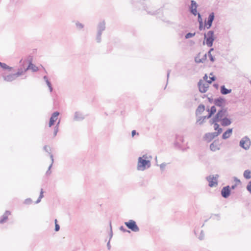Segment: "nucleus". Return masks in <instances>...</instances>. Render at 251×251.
I'll use <instances>...</instances> for the list:
<instances>
[{"label": "nucleus", "mask_w": 251, "mask_h": 251, "mask_svg": "<svg viewBox=\"0 0 251 251\" xmlns=\"http://www.w3.org/2000/svg\"><path fill=\"white\" fill-rule=\"evenodd\" d=\"M209 111V115L208 116V118L211 117V116L214 114L216 112V108L214 106H213L211 107Z\"/></svg>", "instance_id": "4be33fe9"}, {"label": "nucleus", "mask_w": 251, "mask_h": 251, "mask_svg": "<svg viewBox=\"0 0 251 251\" xmlns=\"http://www.w3.org/2000/svg\"><path fill=\"white\" fill-rule=\"evenodd\" d=\"M58 115L59 113L58 112H55L52 114L49 123V127H51L52 126L54 125L55 122L58 119Z\"/></svg>", "instance_id": "1a4fd4ad"}, {"label": "nucleus", "mask_w": 251, "mask_h": 251, "mask_svg": "<svg viewBox=\"0 0 251 251\" xmlns=\"http://www.w3.org/2000/svg\"><path fill=\"white\" fill-rule=\"evenodd\" d=\"M11 214L10 212L9 211H6V212L4 213V214L2 218L0 221V223L2 224L4 222H5L8 219V216H9Z\"/></svg>", "instance_id": "6ab92c4d"}, {"label": "nucleus", "mask_w": 251, "mask_h": 251, "mask_svg": "<svg viewBox=\"0 0 251 251\" xmlns=\"http://www.w3.org/2000/svg\"><path fill=\"white\" fill-rule=\"evenodd\" d=\"M196 61L197 62H202V60L200 58H199V56H197L196 58Z\"/></svg>", "instance_id": "473e14b6"}, {"label": "nucleus", "mask_w": 251, "mask_h": 251, "mask_svg": "<svg viewBox=\"0 0 251 251\" xmlns=\"http://www.w3.org/2000/svg\"><path fill=\"white\" fill-rule=\"evenodd\" d=\"M232 129H227L223 134V138L224 139H226L229 138L231 136V135L232 134Z\"/></svg>", "instance_id": "f3484780"}, {"label": "nucleus", "mask_w": 251, "mask_h": 251, "mask_svg": "<svg viewBox=\"0 0 251 251\" xmlns=\"http://www.w3.org/2000/svg\"><path fill=\"white\" fill-rule=\"evenodd\" d=\"M244 177L247 179L251 178V171L249 170H245L243 174Z\"/></svg>", "instance_id": "aec40b11"}, {"label": "nucleus", "mask_w": 251, "mask_h": 251, "mask_svg": "<svg viewBox=\"0 0 251 251\" xmlns=\"http://www.w3.org/2000/svg\"><path fill=\"white\" fill-rule=\"evenodd\" d=\"M230 193V191L228 186L224 187L221 191L222 196L225 198H227L229 196Z\"/></svg>", "instance_id": "9b49d317"}, {"label": "nucleus", "mask_w": 251, "mask_h": 251, "mask_svg": "<svg viewBox=\"0 0 251 251\" xmlns=\"http://www.w3.org/2000/svg\"><path fill=\"white\" fill-rule=\"evenodd\" d=\"M22 74V73H17V75H21Z\"/></svg>", "instance_id": "c9c22d12"}, {"label": "nucleus", "mask_w": 251, "mask_h": 251, "mask_svg": "<svg viewBox=\"0 0 251 251\" xmlns=\"http://www.w3.org/2000/svg\"><path fill=\"white\" fill-rule=\"evenodd\" d=\"M221 92L222 94L226 95L230 93L231 92V90H228L225 88L224 86L221 87Z\"/></svg>", "instance_id": "412c9836"}, {"label": "nucleus", "mask_w": 251, "mask_h": 251, "mask_svg": "<svg viewBox=\"0 0 251 251\" xmlns=\"http://www.w3.org/2000/svg\"><path fill=\"white\" fill-rule=\"evenodd\" d=\"M136 131H135V130H132V133H131V134H132V137H134V136L136 134Z\"/></svg>", "instance_id": "72a5a7b5"}, {"label": "nucleus", "mask_w": 251, "mask_h": 251, "mask_svg": "<svg viewBox=\"0 0 251 251\" xmlns=\"http://www.w3.org/2000/svg\"><path fill=\"white\" fill-rule=\"evenodd\" d=\"M210 80H208V76L205 75L203 79L201 80L199 83V90L201 93L206 92L209 87V84L215 80V77L212 74H210Z\"/></svg>", "instance_id": "f257e3e1"}, {"label": "nucleus", "mask_w": 251, "mask_h": 251, "mask_svg": "<svg viewBox=\"0 0 251 251\" xmlns=\"http://www.w3.org/2000/svg\"><path fill=\"white\" fill-rule=\"evenodd\" d=\"M213 50V49H211L209 51V52H208V55H209V57H210V60H211V61H214V59H213V58L212 56L211 55V51H212Z\"/></svg>", "instance_id": "bb28decb"}, {"label": "nucleus", "mask_w": 251, "mask_h": 251, "mask_svg": "<svg viewBox=\"0 0 251 251\" xmlns=\"http://www.w3.org/2000/svg\"><path fill=\"white\" fill-rule=\"evenodd\" d=\"M57 220H55V230L56 231H58L59 230L60 227L59 226L57 223Z\"/></svg>", "instance_id": "393cba45"}, {"label": "nucleus", "mask_w": 251, "mask_h": 251, "mask_svg": "<svg viewBox=\"0 0 251 251\" xmlns=\"http://www.w3.org/2000/svg\"><path fill=\"white\" fill-rule=\"evenodd\" d=\"M147 157L144 155L142 157L138 158L137 164V169L139 171H144L146 168H148L150 166V161L146 159Z\"/></svg>", "instance_id": "f03ea898"}, {"label": "nucleus", "mask_w": 251, "mask_h": 251, "mask_svg": "<svg viewBox=\"0 0 251 251\" xmlns=\"http://www.w3.org/2000/svg\"><path fill=\"white\" fill-rule=\"evenodd\" d=\"M50 167H51V165H50V166L49 167V169H50Z\"/></svg>", "instance_id": "4c0bfd02"}, {"label": "nucleus", "mask_w": 251, "mask_h": 251, "mask_svg": "<svg viewBox=\"0 0 251 251\" xmlns=\"http://www.w3.org/2000/svg\"><path fill=\"white\" fill-rule=\"evenodd\" d=\"M76 26H77V27L78 28L80 29V28H83V25H82V24H80V23H77V24H76Z\"/></svg>", "instance_id": "c756f323"}, {"label": "nucleus", "mask_w": 251, "mask_h": 251, "mask_svg": "<svg viewBox=\"0 0 251 251\" xmlns=\"http://www.w3.org/2000/svg\"><path fill=\"white\" fill-rule=\"evenodd\" d=\"M205 44L207 46L211 47L214 40L213 32L209 31L206 34H205Z\"/></svg>", "instance_id": "20e7f679"}, {"label": "nucleus", "mask_w": 251, "mask_h": 251, "mask_svg": "<svg viewBox=\"0 0 251 251\" xmlns=\"http://www.w3.org/2000/svg\"><path fill=\"white\" fill-rule=\"evenodd\" d=\"M247 190L251 193V181L249 182L247 186Z\"/></svg>", "instance_id": "cd10ccee"}, {"label": "nucleus", "mask_w": 251, "mask_h": 251, "mask_svg": "<svg viewBox=\"0 0 251 251\" xmlns=\"http://www.w3.org/2000/svg\"><path fill=\"white\" fill-rule=\"evenodd\" d=\"M0 66L3 69L9 70H11L12 69L11 67H9L5 63H1L0 62Z\"/></svg>", "instance_id": "5701e85b"}, {"label": "nucleus", "mask_w": 251, "mask_h": 251, "mask_svg": "<svg viewBox=\"0 0 251 251\" xmlns=\"http://www.w3.org/2000/svg\"><path fill=\"white\" fill-rule=\"evenodd\" d=\"M43 197V192L42 190L41 192L40 198H42Z\"/></svg>", "instance_id": "f704fd0d"}, {"label": "nucleus", "mask_w": 251, "mask_h": 251, "mask_svg": "<svg viewBox=\"0 0 251 251\" xmlns=\"http://www.w3.org/2000/svg\"><path fill=\"white\" fill-rule=\"evenodd\" d=\"M214 128L215 130H217V132L215 133H209V135H211V139H213L218 136L222 132V129L219 127V125L217 123L214 124Z\"/></svg>", "instance_id": "6e6552de"}, {"label": "nucleus", "mask_w": 251, "mask_h": 251, "mask_svg": "<svg viewBox=\"0 0 251 251\" xmlns=\"http://www.w3.org/2000/svg\"><path fill=\"white\" fill-rule=\"evenodd\" d=\"M210 149L211 151H215L220 149V145L217 141H214L210 145Z\"/></svg>", "instance_id": "ddd939ff"}, {"label": "nucleus", "mask_w": 251, "mask_h": 251, "mask_svg": "<svg viewBox=\"0 0 251 251\" xmlns=\"http://www.w3.org/2000/svg\"><path fill=\"white\" fill-rule=\"evenodd\" d=\"M226 113V110H221L217 113L216 117L214 118V122H218L222 120V118L225 115Z\"/></svg>", "instance_id": "9d476101"}, {"label": "nucleus", "mask_w": 251, "mask_h": 251, "mask_svg": "<svg viewBox=\"0 0 251 251\" xmlns=\"http://www.w3.org/2000/svg\"><path fill=\"white\" fill-rule=\"evenodd\" d=\"M4 79L6 81H10L12 80L14 78L13 76L12 75H9L4 77Z\"/></svg>", "instance_id": "b1692460"}, {"label": "nucleus", "mask_w": 251, "mask_h": 251, "mask_svg": "<svg viewBox=\"0 0 251 251\" xmlns=\"http://www.w3.org/2000/svg\"><path fill=\"white\" fill-rule=\"evenodd\" d=\"M205 139L207 140L208 141H210L211 140H212L213 139H211V135H209V133L206 134L205 136Z\"/></svg>", "instance_id": "a878e982"}, {"label": "nucleus", "mask_w": 251, "mask_h": 251, "mask_svg": "<svg viewBox=\"0 0 251 251\" xmlns=\"http://www.w3.org/2000/svg\"><path fill=\"white\" fill-rule=\"evenodd\" d=\"M240 146L245 150L249 149L251 145V141L247 137H245L240 142Z\"/></svg>", "instance_id": "423d86ee"}, {"label": "nucleus", "mask_w": 251, "mask_h": 251, "mask_svg": "<svg viewBox=\"0 0 251 251\" xmlns=\"http://www.w3.org/2000/svg\"><path fill=\"white\" fill-rule=\"evenodd\" d=\"M214 14L213 13H211L209 16L207 22L205 25V26H206V28H209L211 26L212 22L214 20Z\"/></svg>", "instance_id": "f8f14e48"}, {"label": "nucleus", "mask_w": 251, "mask_h": 251, "mask_svg": "<svg viewBox=\"0 0 251 251\" xmlns=\"http://www.w3.org/2000/svg\"><path fill=\"white\" fill-rule=\"evenodd\" d=\"M47 84H48V86L49 88H50V91L51 92L52 89V87H51V84L50 83V82L48 80H47Z\"/></svg>", "instance_id": "7c9ffc66"}, {"label": "nucleus", "mask_w": 251, "mask_h": 251, "mask_svg": "<svg viewBox=\"0 0 251 251\" xmlns=\"http://www.w3.org/2000/svg\"><path fill=\"white\" fill-rule=\"evenodd\" d=\"M194 35V34H193V33H189L188 34H187L185 36V38L186 39H188V38H191V37H192Z\"/></svg>", "instance_id": "c85d7f7f"}, {"label": "nucleus", "mask_w": 251, "mask_h": 251, "mask_svg": "<svg viewBox=\"0 0 251 251\" xmlns=\"http://www.w3.org/2000/svg\"><path fill=\"white\" fill-rule=\"evenodd\" d=\"M204 110V106L203 105H200L199 106L198 110L203 111Z\"/></svg>", "instance_id": "2f4dec72"}, {"label": "nucleus", "mask_w": 251, "mask_h": 251, "mask_svg": "<svg viewBox=\"0 0 251 251\" xmlns=\"http://www.w3.org/2000/svg\"><path fill=\"white\" fill-rule=\"evenodd\" d=\"M207 180L209 182V186L210 187H214L217 185V177L213 176H209L207 177Z\"/></svg>", "instance_id": "0eeeda50"}, {"label": "nucleus", "mask_w": 251, "mask_h": 251, "mask_svg": "<svg viewBox=\"0 0 251 251\" xmlns=\"http://www.w3.org/2000/svg\"><path fill=\"white\" fill-rule=\"evenodd\" d=\"M210 76H211V75H210V76H209V77H208V80H210Z\"/></svg>", "instance_id": "e433bc0d"}, {"label": "nucleus", "mask_w": 251, "mask_h": 251, "mask_svg": "<svg viewBox=\"0 0 251 251\" xmlns=\"http://www.w3.org/2000/svg\"><path fill=\"white\" fill-rule=\"evenodd\" d=\"M222 125L223 126H227L231 123V122L230 119L225 118H223L222 120Z\"/></svg>", "instance_id": "a211bd4d"}, {"label": "nucleus", "mask_w": 251, "mask_h": 251, "mask_svg": "<svg viewBox=\"0 0 251 251\" xmlns=\"http://www.w3.org/2000/svg\"><path fill=\"white\" fill-rule=\"evenodd\" d=\"M225 103V100L221 98L215 100L214 101V103L215 105L220 107H223Z\"/></svg>", "instance_id": "4468645a"}, {"label": "nucleus", "mask_w": 251, "mask_h": 251, "mask_svg": "<svg viewBox=\"0 0 251 251\" xmlns=\"http://www.w3.org/2000/svg\"><path fill=\"white\" fill-rule=\"evenodd\" d=\"M27 70H31L33 72H37L38 70V68L31 62H30L28 67L24 71L26 72Z\"/></svg>", "instance_id": "2eb2a0df"}, {"label": "nucleus", "mask_w": 251, "mask_h": 251, "mask_svg": "<svg viewBox=\"0 0 251 251\" xmlns=\"http://www.w3.org/2000/svg\"><path fill=\"white\" fill-rule=\"evenodd\" d=\"M125 224L126 226L132 231L134 232L138 231L139 229L136 224V222L133 220H129L128 222H125Z\"/></svg>", "instance_id": "39448f33"}, {"label": "nucleus", "mask_w": 251, "mask_h": 251, "mask_svg": "<svg viewBox=\"0 0 251 251\" xmlns=\"http://www.w3.org/2000/svg\"><path fill=\"white\" fill-rule=\"evenodd\" d=\"M197 5L196 4V3L194 1H191V12L192 14H193L194 15H198V21L200 23V30H202L203 28L202 27V20L201 18V15L199 13H197Z\"/></svg>", "instance_id": "7ed1b4c3"}, {"label": "nucleus", "mask_w": 251, "mask_h": 251, "mask_svg": "<svg viewBox=\"0 0 251 251\" xmlns=\"http://www.w3.org/2000/svg\"><path fill=\"white\" fill-rule=\"evenodd\" d=\"M234 184L231 186V188L234 189L237 186L240 185L241 183V181L236 177H233Z\"/></svg>", "instance_id": "dca6fc26"}]
</instances>
